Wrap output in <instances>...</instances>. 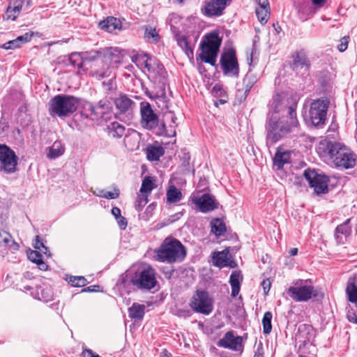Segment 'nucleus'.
I'll return each mask as SVG.
<instances>
[{
    "mask_svg": "<svg viewBox=\"0 0 357 357\" xmlns=\"http://www.w3.org/2000/svg\"><path fill=\"white\" fill-rule=\"evenodd\" d=\"M271 107L273 111L268 113L266 124V139L268 146L290 133L298 123L295 108L283 102L280 95L273 96Z\"/></svg>",
    "mask_w": 357,
    "mask_h": 357,
    "instance_id": "f257e3e1",
    "label": "nucleus"
},
{
    "mask_svg": "<svg viewBox=\"0 0 357 357\" xmlns=\"http://www.w3.org/2000/svg\"><path fill=\"white\" fill-rule=\"evenodd\" d=\"M317 151L321 158L328 159L338 169H351L356 165V156L341 143L322 139L318 144Z\"/></svg>",
    "mask_w": 357,
    "mask_h": 357,
    "instance_id": "f03ea898",
    "label": "nucleus"
},
{
    "mask_svg": "<svg viewBox=\"0 0 357 357\" xmlns=\"http://www.w3.org/2000/svg\"><path fill=\"white\" fill-rule=\"evenodd\" d=\"M140 115V123L144 128L149 130H156V134L163 135L167 137H174L176 135V130L174 129L176 126L171 125L169 126L170 129L167 130L165 123L160 122L158 116L153 110L149 102H141Z\"/></svg>",
    "mask_w": 357,
    "mask_h": 357,
    "instance_id": "7ed1b4c3",
    "label": "nucleus"
},
{
    "mask_svg": "<svg viewBox=\"0 0 357 357\" xmlns=\"http://www.w3.org/2000/svg\"><path fill=\"white\" fill-rule=\"evenodd\" d=\"M186 255V250L177 239L166 238L160 248L155 250V259L161 262L174 263L181 261Z\"/></svg>",
    "mask_w": 357,
    "mask_h": 357,
    "instance_id": "20e7f679",
    "label": "nucleus"
},
{
    "mask_svg": "<svg viewBox=\"0 0 357 357\" xmlns=\"http://www.w3.org/2000/svg\"><path fill=\"white\" fill-rule=\"evenodd\" d=\"M78 99L73 96L56 95L49 102V113L52 116H68L76 111Z\"/></svg>",
    "mask_w": 357,
    "mask_h": 357,
    "instance_id": "39448f33",
    "label": "nucleus"
},
{
    "mask_svg": "<svg viewBox=\"0 0 357 357\" xmlns=\"http://www.w3.org/2000/svg\"><path fill=\"white\" fill-rule=\"evenodd\" d=\"M221 43L222 39L219 37L218 33L212 32L206 34L201 43L200 58L202 61L215 66Z\"/></svg>",
    "mask_w": 357,
    "mask_h": 357,
    "instance_id": "423d86ee",
    "label": "nucleus"
},
{
    "mask_svg": "<svg viewBox=\"0 0 357 357\" xmlns=\"http://www.w3.org/2000/svg\"><path fill=\"white\" fill-rule=\"evenodd\" d=\"M131 282L138 289L150 291L158 283L155 270L151 266L139 268L132 278Z\"/></svg>",
    "mask_w": 357,
    "mask_h": 357,
    "instance_id": "0eeeda50",
    "label": "nucleus"
},
{
    "mask_svg": "<svg viewBox=\"0 0 357 357\" xmlns=\"http://www.w3.org/2000/svg\"><path fill=\"white\" fill-rule=\"evenodd\" d=\"M123 55L117 48H107L103 50L102 67L95 71L96 77L98 79L109 77L112 75V64H118L121 62Z\"/></svg>",
    "mask_w": 357,
    "mask_h": 357,
    "instance_id": "6e6552de",
    "label": "nucleus"
},
{
    "mask_svg": "<svg viewBox=\"0 0 357 357\" xmlns=\"http://www.w3.org/2000/svg\"><path fill=\"white\" fill-rule=\"evenodd\" d=\"M109 101L106 100H100L96 105L86 101L82 105L80 116L84 119L95 121L105 119V116L109 113Z\"/></svg>",
    "mask_w": 357,
    "mask_h": 357,
    "instance_id": "1a4fd4ad",
    "label": "nucleus"
},
{
    "mask_svg": "<svg viewBox=\"0 0 357 357\" xmlns=\"http://www.w3.org/2000/svg\"><path fill=\"white\" fill-rule=\"evenodd\" d=\"M328 105L329 101L326 98H319L310 103L308 117L312 125L319 127L325 123Z\"/></svg>",
    "mask_w": 357,
    "mask_h": 357,
    "instance_id": "9d476101",
    "label": "nucleus"
},
{
    "mask_svg": "<svg viewBox=\"0 0 357 357\" xmlns=\"http://www.w3.org/2000/svg\"><path fill=\"white\" fill-rule=\"evenodd\" d=\"M303 175L308 181L310 186L314 188L317 195L326 193L328 190V183L329 178L328 176L318 174L315 170L306 169Z\"/></svg>",
    "mask_w": 357,
    "mask_h": 357,
    "instance_id": "9b49d317",
    "label": "nucleus"
},
{
    "mask_svg": "<svg viewBox=\"0 0 357 357\" xmlns=\"http://www.w3.org/2000/svg\"><path fill=\"white\" fill-rule=\"evenodd\" d=\"M17 157L15 152L5 144H0V170L13 173L16 170Z\"/></svg>",
    "mask_w": 357,
    "mask_h": 357,
    "instance_id": "f8f14e48",
    "label": "nucleus"
},
{
    "mask_svg": "<svg viewBox=\"0 0 357 357\" xmlns=\"http://www.w3.org/2000/svg\"><path fill=\"white\" fill-rule=\"evenodd\" d=\"M190 305L193 310L204 314H209L213 310L212 299L204 291H197Z\"/></svg>",
    "mask_w": 357,
    "mask_h": 357,
    "instance_id": "ddd939ff",
    "label": "nucleus"
},
{
    "mask_svg": "<svg viewBox=\"0 0 357 357\" xmlns=\"http://www.w3.org/2000/svg\"><path fill=\"white\" fill-rule=\"evenodd\" d=\"M289 296L297 302L307 301L318 295V291L311 285L290 287L287 291Z\"/></svg>",
    "mask_w": 357,
    "mask_h": 357,
    "instance_id": "4468645a",
    "label": "nucleus"
},
{
    "mask_svg": "<svg viewBox=\"0 0 357 357\" xmlns=\"http://www.w3.org/2000/svg\"><path fill=\"white\" fill-rule=\"evenodd\" d=\"M220 64L225 75L237 76L239 73L238 63L233 50H229L222 54Z\"/></svg>",
    "mask_w": 357,
    "mask_h": 357,
    "instance_id": "2eb2a0df",
    "label": "nucleus"
},
{
    "mask_svg": "<svg viewBox=\"0 0 357 357\" xmlns=\"http://www.w3.org/2000/svg\"><path fill=\"white\" fill-rule=\"evenodd\" d=\"M231 0H206L203 13L208 17L220 16Z\"/></svg>",
    "mask_w": 357,
    "mask_h": 357,
    "instance_id": "dca6fc26",
    "label": "nucleus"
},
{
    "mask_svg": "<svg viewBox=\"0 0 357 357\" xmlns=\"http://www.w3.org/2000/svg\"><path fill=\"white\" fill-rule=\"evenodd\" d=\"M192 203L202 213L212 211L218 208V203L215 202L213 196L207 193L194 197L192 198Z\"/></svg>",
    "mask_w": 357,
    "mask_h": 357,
    "instance_id": "f3484780",
    "label": "nucleus"
},
{
    "mask_svg": "<svg viewBox=\"0 0 357 357\" xmlns=\"http://www.w3.org/2000/svg\"><path fill=\"white\" fill-rule=\"evenodd\" d=\"M242 342L243 340L241 336H234L233 331H229L218 341V345L234 351H242Z\"/></svg>",
    "mask_w": 357,
    "mask_h": 357,
    "instance_id": "a211bd4d",
    "label": "nucleus"
},
{
    "mask_svg": "<svg viewBox=\"0 0 357 357\" xmlns=\"http://www.w3.org/2000/svg\"><path fill=\"white\" fill-rule=\"evenodd\" d=\"M147 71L151 76L159 82L165 79L167 77V72L163 65L155 57L150 61Z\"/></svg>",
    "mask_w": 357,
    "mask_h": 357,
    "instance_id": "6ab92c4d",
    "label": "nucleus"
},
{
    "mask_svg": "<svg viewBox=\"0 0 357 357\" xmlns=\"http://www.w3.org/2000/svg\"><path fill=\"white\" fill-rule=\"evenodd\" d=\"M310 67V62L303 54L297 53L293 56L291 68L297 73L304 74L307 72Z\"/></svg>",
    "mask_w": 357,
    "mask_h": 357,
    "instance_id": "aec40b11",
    "label": "nucleus"
},
{
    "mask_svg": "<svg viewBox=\"0 0 357 357\" xmlns=\"http://www.w3.org/2000/svg\"><path fill=\"white\" fill-rule=\"evenodd\" d=\"M351 219H347L344 223L335 229V236L338 243H344V240L351 234V229L349 225Z\"/></svg>",
    "mask_w": 357,
    "mask_h": 357,
    "instance_id": "412c9836",
    "label": "nucleus"
},
{
    "mask_svg": "<svg viewBox=\"0 0 357 357\" xmlns=\"http://www.w3.org/2000/svg\"><path fill=\"white\" fill-rule=\"evenodd\" d=\"M32 33H26L22 36H18L14 40H9L8 42L3 44L1 47L5 50H14L20 47L21 45L29 41L31 39Z\"/></svg>",
    "mask_w": 357,
    "mask_h": 357,
    "instance_id": "4be33fe9",
    "label": "nucleus"
},
{
    "mask_svg": "<svg viewBox=\"0 0 357 357\" xmlns=\"http://www.w3.org/2000/svg\"><path fill=\"white\" fill-rule=\"evenodd\" d=\"M242 280L243 277L240 271H234L231 273L229 278V284L231 287V296L233 298H235L238 294Z\"/></svg>",
    "mask_w": 357,
    "mask_h": 357,
    "instance_id": "5701e85b",
    "label": "nucleus"
},
{
    "mask_svg": "<svg viewBox=\"0 0 357 357\" xmlns=\"http://www.w3.org/2000/svg\"><path fill=\"white\" fill-rule=\"evenodd\" d=\"M116 107L121 112H126L132 109V105L135 104L130 98L126 95H120L114 100Z\"/></svg>",
    "mask_w": 357,
    "mask_h": 357,
    "instance_id": "b1692460",
    "label": "nucleus"
},
{
    "mask_svg": "<svg viewBox=\"0 0 357 357\" xmlns=\"http://www.w3.org/2000/svg\"><path fill=\"white\" fill-rule=\"evenodd\" d=\"M100 27L107 32L112 33L116 29H121V21L114 17H109L99 24Z\"/></svg>",
    "mask_w": 357,
    "mask_h": 357,
    "instance_id": "393cba45",
    "label": "nucleus"
},
{
    "mask_svg": "<svg viewBox=\"0 0 357 357\" xmlns=\"http://www.w3.org/2000/svg\"><path fill=\"white\" fill-rule=\"evenodd\" d=\"M146 158L150 161L159 160L160 158L165 154V150L162 146L158 145L148 146L146 149Z\"/></svg>",
    "mask_w": 357,
    "mask_h": 357,
    "instance_id": "a878e982",
    "label": "nucleus"
},
{
    "mask_svg": "<svg viewBox=\"0 0 357 357\" xmlns=\"http://www.w3.org/2000/svg\"><path fill=\"white\" fill-rule=\"evenodd\" d=\"M346 292L350 302L357 303V275L349 278Z\"/></svg>",
    "mask_w": 357,
    "mask_h": 357,
    "instance_id": "bb28decb",
    "label": "nucleus"
},
{
    "mask_svg": "<svg viewBox=\"0 0 357 357\" xmlns=\"http://www.w3.org/2000/svg\"><path fill=\"white\" fill-rule=\"evenodd\" d=\"M229 251L227 250L214 252L213 256V264L218 267H226L229 266Z\"/></svg>",
    "mask_w": 357,
    "mask_h": 357,
    "instance_id": "cd10ccee",
    "label": "nucleus"
},
{
    "mask_svg": "<svg viewBox=\"0 0 357 357\" xmlns=\"http://www.w3.org/2000/svg\"><path fill=\"white\" fill-rule=\"evenodd\" d=\"M23 2L20 0H16L13 6L9 5L6 10V18L8 20H15L20 13Z\"/></svg>",
    "mask_w": 357,
    "mask_h": 357,
    "instance_id": "c85d7f7f",
    "label": "nucleus"
},
{
    "mask_svg": "<svg viewBox=\"0 0 357 357\" xmlns=\"http://www.w3.org/2000/svg\"><path fill=\"white\" fill-rule=\"evenodd\" d=\"M258 77L257 75L252 73L251 70H249V71L245 75L243 83L245 89V96L246 97L250 92V89L252 88V86L255 85V84L257 82Z\"/></svg>",
    "mask_w": 357,
    "mask_h": 357,
    "instance_id": "c756f323",
    "label": "nucleus"
},
{
    "mask_svg": "<svg viewBox=\"0 0 357 357\" xmlns=\"http://www.w3.org/2000/svg\"><path fill=\"white\" fill-rule=\"evenodd\" d=\"M109 135L115 138H121L125 134L126 128L119 123L114 121L107 126Z\"/></svg>",
    "mask_w": 357,
    "mask_h": 357,
    "instance_id": "7c9ffc66",
    "label": "nucleus"
},
{
    "mask_svg": "<svg viewBox=\"0 0 357 357\" xmlns=\"http://www.w3.org/2000/svg\"><path fill=\"white\" fill-rule=\"evenodd\" d=\"M290 162V153L288 151L277 152L273 158V165L278 169H282L284 164Z\"/></svg>",
    "mask_w": 357,
    "mask_h": 357,
    "instance_id": "2f4dec72",
    "label": "nucleus"
},
{
    "mask_svg": "<svg viewBox=\"0 0 357 357\" xmlns=\"http://www.w3.org/2000/svg\"><path fill=\"white\" fill-rule=\"evenodd\" d=\"M153 57L149 56L147 54L140 53L134 55L132 57V61L135 63L139 68H146L149 66L150 61Z\"/></svg>",
    "mask_w": 357,
    "mask_h": 357,
    "instance_id": "473e14b6",
    "label": "nucleus"
},
{
    "mask_svg": "<svg viewBox=\"0 0 357 357\" xmlns=\"http://www.w3.org/2000/svg\"><path fill=\"white\" fill-rule=\"evenodd\" d=\"M145 305L134 303L130 307L128 308L129 317L131 319H142L144 315Z\"/></svg>",
    "mask_w": 357,
    "mask_h": 357,
    "instance_id": "72a5a7b5",
    "label": "nucleus"
},
{
    "mask_svg": "<svg viewBox=\"0 0 357 357\" xmlns=\"http://www.w3.org/2000/svg\"><path fill=\"white\" fill-rule=\"evenodd\" d=\"M28 258L32 262L38 265L40 270H46L47 265L43 261L41 254L37 250H31L27 254Z\"/></svg>",
    "mask_w": 357,
    "mask_h": 357,
    "instance_id": "f704fd0d",
    "label": "nucleus"
},
{
    "mask_svg": "<svg viewBox=\"0 0 357 357\" xmlns=\"http://www.w3.org/2000/svg\"><path fill=\"white\" fill-rule=\"evenodd\" d=\"M211 231L216 236H220L226 231V226L220 218H215L211 222Z\"/></svg>",
    "mask_w": 357,
    "mask_h": 357,
    "instance_id": "c9c22d12",
    "label": "nucleus"
},
{
    "mask_svg": "<svg viewBox=\"0 0 357 357\" xmlns=\"http://www.w3.org/2000/svg\"><path fill=\"white\" fill-rule=\"evenodd\" d=\"M102 51L91 50L89 52H82V62L96 61L98 59L101 60L102 63Z\"/></svg>",
    "mask_w": 357,
    "mask_h": 357,
    "instance_id": "e433bc0d",
    "label": "nucleus"
},
{
    "mask_svg": "<svg viewBox=\"0 0 357 357\" xmlns=\"http://www.w3.org/2000/svg\"><path fill=\"white\" fill-rule=\"evenodd\" d=\"M181 192L179 190H178L174 185H170L169 188L167 192V202L176 203L181 200Z\"/></svg>",
    "mask_w": 357,
    "mask_h": 357,
    "instance_id": "4c0bfd02",
    "label": "nucleus"
},
{
    "mask_svg": "<svg viewBox=\"0 0 357 357\" xmlns=\"http://www.w3.org/2000/svg\"><path fill=\"white\" fill-rule=\"evenodd\" d=\"M64 153V148L60 142H55L51 147L49 148L47 157L49 158H56Z\"/></svg>",
    "mask_w": 357,
    "mask_h": 357,
    "instance_id": "58836bf2",
    "label": "nucleus"
},
{
    "mask_svg": "<svg viewBox=\"0 0 357 357\" xmlns=\"http://www.w3.org/2000/svg\"><path fill=\"white\" fill-rule=\"evenodd\" d=\"M155 187L153 183V179L151 176H145L142 181V183L139 190L141 193H146L150 195L151 190Z\"/></svg>",
    "mask_w": 357,
    "mask_h": 357,
    "instance_id": "ea45409f",
    "label": "nucleus"
},
{
    "mask_svg": "<svg viewBox=\"0 0 357 357\" xmlns=\"http://www.w3.org/2000/svg\"><path fill=\"white\" fill-rule=\"evenodd\" d=\"M272 313L271 312H266L264 313L262 319L263 325V333L266 335L269 334L272 330Z\"/></svg>",
    "mask_w": 357,
    "mask_h": 357,
    "instance_id": "a19ab883",
    "label": "nucleus"
},
{
    "mask_svg": "<svg viewBox=\"0 0 357 357\" xmlns=\"http://www.w3.org/2000/svg\"><path fill=\"white\" fill-rule=\"evenodd\" d=\"M69 60L72 65L77 66L79 68H82L84 62H82V52H73L69 56Z\"/></svg>",
    "mask_w": 357,
    "mask_h": 357,
    "instance_id": "79ce46f5",
    "label": "nucleus"
},
{
    "mask_svg": "<svg viewBox=\"0 0 357 357\" xmlns=\"http://www.w3.org/2000/svg\"><path fill=\"white\" fill-rule=\"evenodd\" d=\"M270 8H256V15L261 24L266 23L268 19Z\"/></svg>",
    "mask_w": 357,
    "mask_h": 357,
    "instance_id": "37998d69",
    "label": "nucleus"
},
{
    "mask_svg": "<svg viewBox=\"0 0 357 357\" xmlns=\"http://www.w3.org/2000/svg\"><path fill=\"white\" fill-rule=\"evenodd\" d=\"M69 282L73 286V287H84L87 281L86 278L83 276H70Z\"/></svg>",
    "mask_w": 357,
    "mask_h": 357,
    "instance_id": "c03bdc74",
    "label": "nucleus"
},
{
    "mask_svg": "<svg viewBox=\"0 0 357 357\" xmlns=\"http://www.w3.org/2000/svg\"><path fill=\"white\" fill-rule=\"evenodd\" d=\"M149 195V194L140 192L136 204V208L138 211H142L144 206L148 203Z\"/></svg>",
    "mask_w": 357,
    "mask_h": 357,
    "instance_id": "a18cd8bd",
    "label": "nucleus"
},
{
    "mask_svg": "<svg viewBox=\"0 0 357 357\" xmlns=\"http://www.w3.org/2000/svg\"><path fill=\"white\" fill-rule=\"evenodd\" d=\"M144 37L147 39L152 38L153 41L157 42L159 40V35L155 28L149 27L146 29Z\"/></svg>",
    "mask_w": 357,
    "mask_h": 357,
    "instance_id": "49530a36",
    "label": "nucleus"
},
{
    "mask_svg": "<svg viewBox=\"0 0 357 357\" xmlns=\"http://www.w3.org/2000/svg\"><path fill=\"white\" fill-rule=\"evenodd\" d=\"M119 190L116 188H114L113 192L105 191L104 194H96V196L106 199H114L119 197Z\"/></svg>",
    "mask_w": 357,
    "mask_h": 357,
    "instance_id": "de8ad7c7",
    "label": "nucleus"
},
{
    "mask_svg": "<svg viewBox=\"0 0 357 357\" xmlns=\"http://www.w3.org/2000/svg\"><path fill=\"white\" fill-rule=\"evenodd\" d=\"M12 236L5 231L0 230V244L6 246L11 241Z\"/></svg>",
    "mask_w": 357,
    "mask_h": 357,
    "instance_id": "09e8293b",
    "label": "nucleus"
},
{
    "mask_svg": "<svg viewBox=\"0 0 357 357\" xmlns=\"http://www.w3.org/2000/svg\"><path fill=\"white\" fill-rule=\"evenodd\" d=\"M175 314L179 317L187 318L191 316V310L188 308H177L175 311Z\"/></svg>",
    "mask_w": 357,
    "mask_h": 357,
    "instance_id": "8fccbe9b",
    "label": "nucleus"
},
{
    "mask_svg": "<svg viewBox=\"0 0 357 357\" xmlns=\"http://www.w3.org/2000/svg\"><path fill=\"white\" fill-rule=\"evenodd\" d=\"M34 248L36 250H39L40 251L43 252V253L45 255L47 254L48 248L43 244V242L40 241L38 236H36Z\"/></svg>",
    "mask_w": 357,
    "mask_h": 357,
    "instance_id": "3c124183",
    "label": "nucleus"
},
{
    "mask_svg": "<svg viewBox=\"0 0 357 357\" xmlns=\"http://www.w3.org/2000/svg\"><path fill=\"white\" fill-rule=\"evenodd\" d=\"M349 38V36H344L341 39L340 43L337 45L340 52H343L347 49Z\"/></svg>",
    "mask_w": 357,
    "mask_h": 357,
    "instance_id": "603ef678",
    "label": "nucleus"
},
{
    "mask_svg": "<svg viewBox=\"0 0 357 357\" xmlns=\"http://www.w3.org/2000/svg\"><path fill=\"white\" fill-rule=\"evenodd\" d=\"M178 44L183 50H185L186 51H188V50H190L191 51V49H190V47L189 45V43H188L187 39L185 37H183V36L180 37L178 39Z\"/></svg>",
    "mask_w": 357,
    "mask_h": 357,
    "instance_id": "864d4df0",
    "label": "nucleus"
},
{
    "mask_svg": "<svg viewBox=\"0 0 357 357\" xmlns=\"http://www.w3.org/2000/svg\"><path fill=\"white\" fill-rule=\"evenodd\" d=\"M271 281L269 279H265L261 282V286L263 287L264 292L265 294H267L268 293V291L271 289Z\"/></svg>",
    "mask_w": 357,
    "mask_h": 357,
    "instance_id": "5fc2aeb1",
    "label": "nucleus"
},
{
    "mask_svg": "<svg viewBox=\"0 0 357 357\" xmlns=\"http://www.w3.org/2000/svg\"><path fill=\"white\" fill-rule=\"evenodd\" d=\"M327 0H311L312 5L315 8L319 9L324 7L326 3Z\"/></svg>",
    "mask_w": 357,
    "mask_h": 357,
    "instance_id": "6e6d98bb",
    "label": "nucleus"
},
{
    "mask_svg": "<svg viewBox=\"0 0 357 357\" xmlns=\"http://www.w3.org/2000/svg\"><path fill=\"white\" fill-rule=\"evenodd\" d=\"M112 77L108 82H103L102 85L105 87V89L107 91H111L113 89V82L114 79L115 78V75H111Z\"/></svg>",
    "mask_w": 357,
    "mask_h": 357,
    "instance_id": "4d7b16f0",
    "label": "nucleus"
},
{
    "mask_svg": "<svg viewBox=\"0 0 357 357\" xmlns=\"http://www.w3.org/2000/svg\"><path fill=\"white\" fill-rule=\"evenodd\" d=\"M116 219L117 220L118 225L120 227V228L121 229H125L127 226V220H126V218H124L121 215Z\"/></svg>",
    "mask_w": 357,
    "mask_h": 357,
    "instance_id": "13d9d810",
    "label": "nucleus"
},
{
    "mask_svg": "<svg viewBox=\"0 0 357 357\" xmlns=\"http://www.w3.org/2000/svg\"><path fill=\"white\" fill-rule=\"evenodd\" d=\"M177 20H178V17L175 14H172L168 17V21L169 22V24L171 26V29L172 31H174L176 29V27L173 25L174 22H176Z\"/></svg>",
    "mask_w": 357,
    "mask_h": 357,
    "instance_id": "bf43d9fd",
    "label": "nucleus"
},
{
    "mask_svg": "<svg viewBox=\"0 0 357 357\" xmlns=\"http://www.w3.org/2000/svg\"><path fill=\"white\" fill-rule=\"evenodd\" d=\"M82 354L83 357H101L99 355L94 354L91 349H88L83 350Z\"/></svg>",
    "mask_w": 357,
    "mask_h": 357,
    "instance_id": "052dcab7",
    "label": "nucleus"
},
{
    "mask_svg": "<svg viewBox=\"0 0 357 357\" xmlns=\"http://www.w3.org/2000/svg\"><path fill=\"white\" fill-rule=\"evenodd\" d=\"M258 3V7L259 8H270L269 3L268 0H256Z\"/></svg>",
    "mask_w": 357,
    "mask_h": 357,
    "instance_id": "680f3d73",
    "label": "nucleus"
},
{
    "mask_svg": "<svg viewBox=\"0 0 357 357\" xmlns=\"http://www.w3.org/2000/svg\"><path fill=\"white\" fill-rule=\"evenodd\" d=\"M263 356H264V352H263L262 345H261V344H260L258 346L256 351L255 352L253 357H263Z\"/></svg>",
    "mask_w": 357,
    "mask_h": 357,
    "instance_id": "e2e57ef3",
    "label": "nucleus"
},
{
    "mask_svg": "<svg viewBox=\"0 0 357 357\" xmlns=\"http://www.w3.org/2000/svg\"><path fill=\"white\" fill-rule=\"evenodd\" d=\"M112 213L116 218H118L119 217L121 216V210L117 207L112 208Z\"/></svg>",
    "mask_w": 357,
    "mask_h": 357,
    "instance_id": "0e129e2a",
    "label": "nucleus"
},
{
    "mask_svg": "<svg viewBox=\"0 0 357 357\" xmlns=\"http://www.w3.org/2000/svg\"><path fill=\"white\" fill-rule=\"evenodd\" d=\"M222 86L220 84H216L212 89V92L213 93L218 94V92L221 91Z\"/></svg>",
    "mask_w": 357,
    "mask_h": 357,
    "instance_id": "69168bd1",
    "label": "nucleus"
},
{
    "mask_svg": "<svg viewBox=\"0 0 357 357\" xmlns=\"http://www.w3.org/2000/svg\"><path fill=\"white\" fill-rule=\"evenodd\" d=\"M97 288H99V286H98V285L90 286V287H88L87 288L84 289V291H89V292L96 291Z\"/></svg>",
    "mask_w": 357,
    "mask_h": 357,
    "instance_id": "338daca9",
    "label": "nucleus"
},
{
    "mask_svg": "<svg viewBox=\"0 0 357 357\" xmlns=\"http://www.w3.org/2000/svg\"><path fill=\"white\" fill-rule=\"evenodd\" d=\"M166 116L171 119L172 123L173 124H176V121L177 120V118L175 116V115L172 112H169V113L167 114Z\"/></svg>",
    "mask_w": 357,
    "mask_h": 357,
    "instance_id": "774afa93",
    "label": "nucleus"
}]
</instances>
